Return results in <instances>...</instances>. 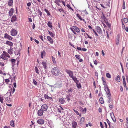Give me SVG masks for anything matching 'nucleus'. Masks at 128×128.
<instances>
[{"instance_id": "41", "label": "nucleus", "mask_w": 128, "mask_h": 128, "mask_svg": "<svg viewBox=\"0 0 128 128\" xmlns=\"http://www.w3.org/2000/svg\"><path fill=\"white\" fill-rule=\"evenodd\" d=\"M122 78L123 79V84H126V82L125 81V76H122Z\"/></svg>"}, {"instance_id": "17", "label": "nucleus", "mask_w": 128, "mask_h": 128, "mask_svg": "<svg viewBox=\"0 0 128 128\" xmlns=\"http://www.w3.org/2000/svg\"><path fill=\"white\" fill-rule=\"evenodd\" d=\"M14 9L13 8H12L8 12L9 15L10 16H11L13 14Z\"/></svg>"}, {"instance_id": "12", "label": "nucleus", "mask_w": 128, "mask_h": 128, "mask_svg": "<svg viewBox=\"0 0 128 128\" xmlns=\"http://www.w3.org/2000/svg\"><path fill=\"white\" fill-rule=\"evenodd\" d=\"M8 52L9 54L11 55L13 54V48L10 47V49H8Z\"/></svg>"}, {"instance_id": "25", "label": "nucleus", "mask_w": 128, "mask_h": 128, "mask_svg": "<svg viewBox=\"0 0 128 128\" xmlns=\"http://www.w3.org/2000/svg\"><path fill=\"white\" fill-rule=\"evenodd\" d=\"M44 98L45 99H47L48 100H52V98L51 97L49 96L47 94L44 95Z\"/></svg>"}, {"instance_id": "16", "label": "nucleus", "mask_w": 128, "mask_h": 128, "mask_svg": "<svg viewBox=\"0 0 128 128\" xmlns=\"http://www.w3.org/2000/svg\"><path fill=\"white\" fill-rule=\"evenodd\" d=\"M44 121L42 119H38L37 121V122L40 124H44Z\"/></svg>"}, {"instance_id": "6", "label": "nucleus", "mask_w": 128, "mask_h": 128, "mask_svg": "<svg viewBox=\"0 0 128 128\" xmlns=\"http://www.w3.org/2000/svg\"><path fill=\"white\" fill-rule=\"evenodd\" d=\"M120 35L119 34L117 35L116 37V44L117 45H118L119 44L120 40Z\"/></svg>"}, {"instance_id": "30", "label": "nucleus", "mask_w": 128, "mask_h": 128, "mask_svg": "<svg viewBox=\"0 0 128 128\" xmlns=\"http://www.w3.org/2000/svg\"><path fill=\"white\" fill-rule=\"evenodd\" d=\"M48 32L49 34H50V35L52 37H54L55 36L54 34L52 32H50V31L48 30Z\"/></svg>"}, {"instance_id": "39", "label": "nucleus", "mask_w": 128, "mask_h": 128, "mask_svg": "<svg viewBox=\"0 0 128 128\" xmlns=\"http://www.w3.org/2000/svg\"><path fill=\"white\" fill-rule=\"evenodd\" d=\"M10 124L12 127H14V121L13 120L11 121L10 122Z\"/></svg>"}, {"instance_id": "59", "label": "nucleus", "mask_w": 128, "mask_h": 128, "mask_svg": "<svg viewBox=\"0 0 128 128\" xmlns=\"http://www.w3.org/2000/svg\"><path fill=\"white\" fill-rule=\"evenodd\" d=\"M94 63L96 65L97 64V62L96 60H94Z\"/></svg>"}, {"instance_id": "5", "label": "nucleus", "mask_w": 128, "mask_h": 128, "mask_svg": "<svg viewBox=\"0 0 128 128\" xmlns=\"http://www.w3.org/2000/svg\"><path fill=\"white\" fill-rule=\"evenodd\" d=\"M48 108V106L46 104H44L41 106V109L44 111L47 110Z\"/></svg>"}, {"instance_id": "46", "label": "nucleus", "mask_w": 128, "mask_h": 128, "mask_svg": "<svg viewBox=\"0 0 128 128\" xmlns=\"http://www.w3.org/2000/svg\"><path fill=\"white\" fill-rule=\"evenodd\" d=\"M122 28L123 29H125V25L124 24V23L123 22V21H122Z\"/></svg>"}, {"instance_id": "32", "label": "nucleus", "mask_w": 128, "mask_h": 128, "mask_svg": "<svg viewBox=\"0 0 128 128\" xmlns=\"http://www.w3.org/2000/svg\"><path fill=\"white\" fill-rule=\"evenodd\" d=\"M127 16L126 14L125 15V17L126 18H123V21L125 23H127L128 22V18L126 16Z\"/></svg>"}, {"instance_id": "55", "label": "nucleus", "mask_w": 128, "mask_h": 128, "mask_svg": "<svg viewBox=\"0 0 128 128\" xmlns=\"http://www.w3.org/2000/svg\"><path fill=\"white\" fill-rule=\"evenodd\" d=\"M41 40L43 41V37L42 36H39Z\"/></svg>"}, {"instance_id": "2", "label": "nucleus", "mask_w": 128, "mask_h": 128, "mask_svg": "<svg viewBox=\"0 0 128 128\" xmlns=\"http://www.w3.org/2000/svg\"><path fill=\"white\" fill-rule=\"evenodd\" d=\"M102 79L103 81V84L104 85V89L106 92L108 91V90H110L108 88V86L106 84V82L105 80L104 79L103 77H102Z\"/></svg>"}, {"instance_id": "42", "label": "nucleus", "mask_w": 128, "mask_h": 128, "mask_svg": "<svg viewBox=\"0 0 128 128\" xmlns=\"http://www.w3.org/2000/svg\"><path fill=\"white\" fill-rule=\"evenodd\" d=\"M70 96H71L70 95V94H69L68 95H67L66 96V98H67V100L68 102H69L70 100Z\"/></svg>"}, {"instance_id": "3", "label": "nucleus", "mask_w": 128, "mask_h": 128, "mask_svg": "<svg viewBox=\"0 0 128 128\" xmlns=\"http://www.w3.org/2000/svg\"><path fill=\"white\" fill-rule=\"evenodd\" d=\"M106 93L107 95V97L108 98L109 100L108 101V103H110L111 100V94L110 92V90H108V91L106 92Z\"/></svg>"}, {"instance_id": "15", "label": "nucleus", "mask_w": 128, "mask_h": 128, "mask_svg": "<svg viewBox=\"0 0 128 128\" xmlns=\"http://www.w3.org/2000/svg\"><path fill=\"white\" fill-rule=\"evenodd\" d=\"M72 28L74 30L77 32H79L80 31V29L76 26H73Z\"/></svg>"}, {"instance_id": "28", "label": "nucleus", "mask_w": 128, "mask_h": 128, "mask_svg": "<svg viewBox=\"0 0 128 128\" xmlns=\"http://www.w3.org/2000/svg\"><path fill=\"white\" fill-rule=\"evenodd\" d=\"M46 52L44 50L43 51L41 52V58H43V56H45Z\"/></svg>"}, {"instance_id": "27", "label": "nucleus", "mask_w": 128, "mask_h": 128, "mask_svg": "<svg viewBox=\"0 0 128 128\" xmlns=\"http://www.w3.org/2000/svg\"><path fill=\"white\" fill-rule=\"evenodd\" d=\"M76 16L80 20H83L84 22H86V21L84 20L83 19H82L81 16H80V15L79 14H76Z\"/></svg>"}, {"instance_id": "11", "label": "nucleus", "mask_w": 128, "mask_h": 128, "mask_svg": "<svg viewBox=\"0 0 128 128\" xmlns=\"http://www.w3.org/2000/svg\"><path fill=\"white\" fill-rule=\"evenodd\" d=\"M44 111L41 109L39 110L37 113L39 116H41L42 115Z\"/></svg>"}, {"instance_id": "33", "label": "nucleus", "mask_w": 128, "mask_h": 128, "mask_svg": "<svg viewBox=\"0 0 128 128\" xmlns=\"http://www.w3.org/2000/svg\"><path fill=\"white\" fill-rule=\"evenodd\" d=\"M72 127H73L74 128H76L77 124L76 122L75 121H74L72 122Z\"/></svg>"}, {"instance_id": "40", "label": "nucleus", "mask_w": 128, "mask_h": 128, "mask_svg": "<svg viewBox=\"0 0 128 128\" xmlns=\"http://www.w3.org/2000/svg\"><path fill=\"white\" fill-rule=\"evenodd\" d=\"M44 11L47 14L48 16H50V13L48 10H47L46 8H45V9H44Z\"/></svg>"}, {"instance_id": "44", "label": "nucleus", "mask_w": 128, "mask_h": 128, "mask_svg": "<svg viewBox=\"0 0 128 128\" xmlns=\"http://www.w3.org/2000/svg\"><path fill=\"white\" fill-rule=\"evenodd\" d=\"M52 61L55 64L56 63V62L55 60V58L53 56H52Z\"/></svg>"}, {"instance_id": "20", "label": "nucleus", "mask_w": 128, "mask_h": 128, "mask_svg": "<svg viewBox=\"0 0 128 128\" xmlns=\"http://www.w3.org/2000/svg\"><path fill=\"white\" fill-rule=\"evenodd\" d=\"M48 40L50 42L51 44H52L53 43V41L52 39L50 36H48L47 37Z\"/></svg>"}, {"instance_id": "50", "label": "nucleus", "mask_w": 128, "mask_h": 128, "mask_svg": "<svg viewBox=\"0 0 128 128\" xmlns=\"http://www.w3.org/2000/svg\"><path fill=\"white\" fill-rule=\"evenodd\" d=\"M76 59L78 60H79L80 59V55H76L75 56Z\"/></svg>"}, {"instance_id": "54", "label": "nucleus", "mask_w": 128, "mask_h": 128, "mask_svg": "<svg viewBox=\"0 0 128 128\" xmlns=\"http://www.w3.org/2000/svg\"><path fill=\"white\" fill-rule=\"evenodd\" d=\"M120 88L121 92H122L123 91V88L122 86H120Z\"/></svg>"}, {"instance_id": "57", "label": "nucleus", "mask_w": 128, "mask_h": 128, "mask_svg": "<svg viewBox=\"0 0 128 128\" xmlns=\"http://www.w3.org/2000/svg\"><path fill=\"white\" fill-rule=\"evenodd\" d=\"M72 92V88H70L69 90H68V92Z\"/></svg>"}, {"instance_id": "24", "label": "nucleus", "mask_w": 128, "mask_h": 128, "mask_svg": "<svg viewBox=\"0 0 128 128\" xmlns=\"http://www.w3.org/2000/svg\"><path fill=\"white\" fill-rule=\"evenodd\" d=\"M42 64L43 65V67L44 68L45 70L46 71V70L47 64L45 62H43L42 63Z\"/></svg>"}, {"instance_id": "49", "label": "nucleus", "mask_w": 128, "mask_h": 128, "mask_svg": "<svg viewBox=\"0 0 128 128\" xmlns=\"http://www.w3.org/2000/svg\"><path fill=\"white\" fill-rule=\"evenodd\" d=\"M33 82L34 85H37V83L36 81L34 79L33 80Z\"/></svg>"}, {"instance_id": "18", "label": "nucleus", "mask_w": 128, "mask_h": 128, "mask_svg": "<svg viewBox=\"0 0 128 128\" xmlns=\"http://www.w3.org/2000/svg\"><path fill=\"white\" fill-rule=\"evenodd\" d=\"M17 19L16 17V15H14L12 17L11 21V22H14L16 21Z\"/></svg>"}, {"instance_id": "21", "label": "nucleus", "mask_w": 128, "mask_h": 128, "mask_svg": "<svg viewBox=\"0 0 128 128\" xmlns=\"http://www.w3.org/2000/svg\"><path fill=\"white\" fill-rule=\"evenodd\" d=\"M16 59H17L16 60H15L14 59H11L10 60V61L12 62V66H13V67H14V66L16 64H15V62H16Z\"/></svg>"}, {"instance_id": "8", "label": "nucleus", "mask_w": 128, "mask_h": 128, "mask_svg": "<svg viewBox=\"0 0 128 128\" xmlns=\"http://www.w3.org/2000/svg\"><path fill=\"white\" fill-rule=\"evenodd\" d=\"M11 35L12 36H14L16 35L17 34V32L14 29H12L11 31Z\"/></svg>"}, {"instance_id": "7", "label": "nucleus", "mask_w": 128, "mask_h": 128, "mask_svg": "<svg viewBox=\"0 0 128 128\" xmlns=\"http://www.w3.org/2000/svg\"><path fill=\"white\" fill-rule=\"evenodd\" d=\"M4 38H7L10 40H11L12 39V38L11 36L6 33H5L4 34Z\"/></svg>"}, {"instance_id": "35", "label": "nucleus", "mask_w": 128, "mask_h": 128, "mask_svg": "<svg viewBox=\"0 0 128 128\" xmlns=\"http://www.w3.org/2000/svg\"><path fill=\"white\" fill-rule=\"evenodd\" d=\"M105 23H106V25L108 27L110 28H111V25L110 24H109L108 22V21H107L106 22H105Z\"/></svg>"}, {"instance_id": "13", "label": "nucleus", "mask_w": 128, "mask_h": 128, "mask_svg": "<svg viewBox=\"0 0 128 128\" xmlns=\"http://www.w3.org/2000/svg\"><path fill=\"white\" fill-rule=\"evenodd\" d=\"M47 122L48 126L50 127V128H52V122L51 120H47Z\"/></svg>"}, {"instance_id": "62", "label": "nucleus", "mask_w": 128, "mask_h": 128, "mask_svg": "<svg viewBox=\"0 0 128 128\" xmlns=\"http://www.w3.org/2000/svg\"><path fill=\"white\" fill-rule=\"evenodd\" d=\"M77 49L78 50H82V48L80 47H78V46L77 47Z\"/></svg>"}, {"instance_id": "61", "label": "nucleus", "mask_w": 128, "mask_h": 128, "mask_svg": "<svg viewBox=\"0 0 128 128\" xmlns=\"http://www.w3.org/2000/svg\"><path fill=\"white\" fill-rule=\"evenodd\" d=\"M125 76H126V80H127V82H128V75L127 74H126Z\"/></svg>"}, {"instance_id": "22", "label": "nucleus", "mask_w": 128, "mask_h": 128, "mask_svg": "<svg viewBox=\"0 0 128 128\" xmlns=\"http://www.w3.org/2000/svg\"><path fill=\"white\" fill-rule=\"evenodd\" d=\"M59 101L60 104H63L65 100L64 98H60L59 99Z\"/></svg>"}, {"instance_id": "34", "label": "nucleus", "mask_w": 128, "mask_h": 128, "mask_svg": "<svg viewBox=\"0 0 128 128\" xmlns=\"http://www.w3.org/2000/svg\"><path fill=\"white\" fill-rule=\"evenodd\" d=\"M76 84L77 85V86L78 88L80 89L81 88L82 86L81 84L80 83H79V82H78L77 84Z\"/></svg>"}, {"instance_id": "1", "label": "nucleus", "mask_w": 128, "mask_h": 128, "mask_svg": "<svg viewBox=\"0 0 128 128\" xmlns=\"http://www.w3.org/2000/svg\"><path fill=\"white\" fill-rule=\"evenodd\" d=\"M51 72L54 75L58 76L61 73L59 69L57 67H54L52 69Z\"/></svg>"}, {"instance_id": "29", "label": "nucleus", "mask_w": 128, "mask_h": 128, "mask_svg": "<svg viewBox=\"0 0 128 128\" xmlns=\"http://www.w3.org/2000/svg\"><path fill=\"white\" fill-rule=\"evenodd\" d=\"M102 16H101V18L103 19L104 20V21L105 22H106L108 21L107 20V19L106 17V16H104V14L102 12Z\"/></svg>"}, {"instance_id": "36", "label": "nucleus", "mask_w": 128, "mask_h": 128, "mask_svg": "<svg viewBox=\"0 0 128 128\" xmlns=\"http://www.w3.org/2000/svg\"><path fill=\"white\" fill-rule=\"evenodd\" d=\"M99 100L101 104H103L104 103L103 98L102 97H100V98Z\"/></svg>"}, {"instance_id": "4", "label": "nucleus", "mask_w": 128, "mask_h": 128, "mask_svg": "<svg viewBox=\"0 0 128 128\" xmlns=\"http://www.w3.org/2000/svg\"><path fill=\"white\" fill-rule=\"evenodd\" d=\"M12 88L11 87L10 89V90H9L8 91H9V93L10 94V96H9V97H6V98L5 100L7 101L8 103H9L10 102V96H11V92H12Z\"/></svg>"}, {"instance_id": "26", "label": "nucleus", "mask_w": 128, "mask_h": 128, "mask_svg": "<svg viewBox=\"0 0 128 128\" xmlns=\"http://www.w3.org/2000/svg\"><path fill=\"white\" fill-rule=\"evenodd\" d=\"M47 25L51 29L52 28V23L50 21H48V23Z\"/></svg>"}, {"instance_id": "38", "label": "nucleus", "mask_w": 128, "mask_h": 128, "mask_svg": "<svg viewBox=\"0 0 128 128\" xmlns=\"http://www.w3.org/2000/svg\"><path fill=\"white\" fill-rule=\"evenodd\" d=\"M38 12L39 14L40 15V16L41 17L42 16V13L41 11L39 8L38 9Z\"/></svg>"}, {"instance_id": "10", "label": "nucleus", "mask_w": 128, "mask_h": 128, "mask_svg": "<svg viewBox=\"0 0 128 128\" xmlns=\"http://www.w3.org/2000/svg\"><path fill=\"white\" fill-rule=\"evenodd\" d=\"M110 114L112 120L114 122H116V120L113 112H112L110 113Z\"/></svg>"}, {"instance_id": "37", "label": "nucleus", "mask_w": 128, "mask_h": 128, "mask_svg": "<svg viewBox=\"0 0 128 128\" xmlns=\"http://www.w3.org/2000/svg\"><path fill=\"white\" fill-rule=\"evenodd\" d=\"M34 70L38 74H39L37 66H36L35 67Z\"/></svg>"}, {"instance_id": "64", "label": "nucleus", "mask_w": 128, "mask_h": 128, "mask_svg": "<svg viewBox=\"0 0 128 128\" xmlns=\"http://www.w3.org/2000/svg\"><path fill=\"white\" fill-rule=\"evenodd\" d=\"M35 27V25L34 23H33L32 26V28L33 29H34Z\"/></svg>"}, {"instance_id": "53", "label": "nucleus", "mask_w": 128, "mask_h": 128, "mask_svg": "<svg viewBox=\"0 0 128 128\" xmlns=\"http://www.w3.org/2000/svg\"><path fill=\"white\" fill-rule=\"evenodd\" d=\"M33 40H34L35 42L37 44H38L39 43V42L35 38H34Z\"/></svg>"}, {"instance_id": "47", "label": "nucleus", "mask_w": 128, "mask_h": 128, "mask_svg": "<svg viewBox=\"0 0 128 128\" xmlns=\"http://www.w3.org/2000/svg\"><path fill=\"white\" fill-rule=\"evenodd\" d=\"M66 6L69 9L73 11L74 10L72 8L69 4H67Z\"/></svg>"}, {"instance_id": "14", "label": "nucleus", "mask_w": 128, "mask_h": 128, "mask_svg": "<svg viewBox=\"0 0 128 128\" xmlns=\"http://www.w3.org/2000/svg\"><path fill=\"white\" fill-rule=\"evenodd\" d=\"M71 78L76 84H77L78 82H79V80H78L77 78L74 76L72 77H71Z\"/></svg>"}, {"instance_id": "52", "label": "nucleus", "mask_w": 128, "mask_h": 128, "mask_svg": "<svg viewBox=\"0 0 128 128\" xmlns=\"http://www.w3.org/2000/svg\"><path fill=\"white\" fill-rule=\"evenodd\" d=\"M58 11L60 12H64V10H63V9L62 8L59 9L58 10Z\"/></svg>"}, {"instance_id": "45", "label": "nucleus", "mask_w": 128, "mask_h": 128, "mask_svg": "<svg viewBox=\"0 0 128 128\" xmlns=\"http://www.w3.org/2000/svg\"><path fill=\"white\" fill-rule=\"evenodd\" d=\"M106 76L108 78H110L111 77V76L109 73H107L106 74Z\"/></svg>"}, {"instance_id": "58", "label": "nucleus", "mask_w": 128, "mask_h": 128, "mask_svg": "<svg viewBox=\"0 0 128 128\" xmlns=\"http://www.w3.org/2000/svg\"><path fill=\"white\" fill-rule=\"evenodd\" d=\"M102 108H100L98 109V111L100 112H102Z\"/></svg>"}, {"instance_id": "60", "label": "nucleus", "mask_w": 128, "mask_h": 128, "mask_svg": "<svg viewBox=\"0 0 128 128\" xmlns=\"http://www.w3.org/2000/svg\"><path fill=\"white\" fill-rule=\"evenodd\" d=\"M6 82L8 83L10 82V80L8 79H6L5 80Z\"/></svg>"}, {"instance_id": "56", "label": "nucleus", "mask_w": 128, "mask_h": 128, "mask_svg": "<svg viewBox=\"0 0 128 128\" xmlns=\"http://www.w3.org/2000/svg\"><path fill=\"white\" fill-rule=\"evenodd\" d=\"M100 126L101 128H104V126H103L102 122H100Z\"/></svg>"}, {"instance_id": "43", "label": "nucleus", "mask_w": 128, "mask_h": 128, "mask_svg": "<svg viewBox=\"0 0 128 128\" xmlns=\"http://www.w3.org/2000/svg\"><path fill=\"white\" fill-rule=\"evenodd\" d=\"M116 80L118 82H120V79L119 76L118 75L116 77Z\"/></svg>"}, {"instance_id": "48", "label": "nucleus", "mask_w": 128, "mask_h": 128, "mask_svg": "<svg viewBox=\"0 0 128 128\" xmlns=\"http://www.w3.org/2000/svg\"><path fill=\"white\" fill-rule=\"evenodd\" d=\"M73 110L77 115H79V114L78 111L74 109H73Z\"/></svg>"}, {"instance_id": "51", "label": "nucleus", "mask_w": 128, "mask_h": 128, "mask_svg": "<svg viewBox=\"0 0 128 128\" xmlns=\"http://www.w3.org/2000/svg\"><path fill=\"white\" fill-rule=\"evenodd\" d=\"M14 67H13V66H12V70H13V72H14V74H12V76H14V79L15 78V76H14Z\"/></svg>"}, {"instance_id": "63", "label": "nucleus", "mask_w": 128, "mask_h": 128, "mask_svg": "<svg viewBox=\"0 0 128 128\" xmlns=\"http://www.w3.org/2000/svg\"><path fill=\"white\" fill-rule=\"evenodd\" d=\"M87 50V49L85 48H82V50L83 51H86Z\"/></svg>"}, {"instance_id": "9", "label": "nucleus", "mask_w": 128, "mask_h": 128, "mask_svg": "<svg viewBox=\"0 0 128 128\" xmlns=\"http://www.w3.org/2000/svg\"><path fill=\"white\" fill-rule=\"evenodd\" d=\"M66 72L68 74L69 76L71 78L74 76L73 75V72L72 71L70 70H66Z\"/></svg>"}, {"instance_id": "19", "label": "nucleus", "mask_w": 128, "mask_h": 128, "mask_svg": "<svg viewBox=\"0 0 128 128\" xmlns=\"http://www.w3.org/2000/svg\"><path fill=\"white\" fill-rule=\"evenodd\" d=\"M96 29L97 32L99 34H102V30L101 28L99 26H98L96 27Z\"/></svg>"}, {"instance_id": "23", "label": "nucleus", "mask_w": 128, "mask_h": 128, "mask_svg": "<svg viewBox=\"0 0 128 128\" xmlns=\"http://www.w3.org/2000/svg\"><path fill=\"white\" fill-rule=\"evenodd\" d=\"M5 44L8 45H9L10 46H13L12 43L10 41L6 40V42Z\"/></svg>"}, {"instance_id": "31", "label": "nucleus", "mask_w": 128, "mask_h": 128, "mask_svg": "<svg viewBox=\"0 0 128 128\" xmlns=\"http://www.w3.org/2000/svg\"><path fill=\"white\" fill-rule=\"evenodd\" d=\"M13 3V0H9L8 2V4L9 6H10Z\"/></svg>"}]
</instances>
